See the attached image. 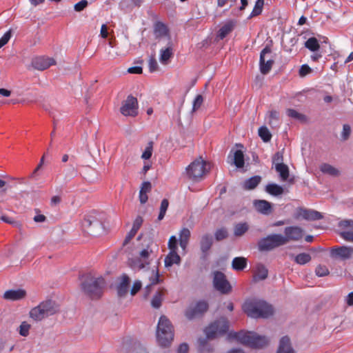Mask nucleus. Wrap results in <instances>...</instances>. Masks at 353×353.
Wrapping results in <instances>:
<instances>
[{"mask_svg":"<svg viewBox=\"0 0 353 353\" xmlns=\"http://www.w3.org/2000/svg\"><path fill=\"white\" fill-rule=\"evenodd\" d=\"M228 329L229 323L225 317H221L211 323L204 330L206 338L201 337L197 340L199 351L201 353L212 352L213 348L208 341L224 335Z\"/></svg>","mask_w":353,"mask_h":353,"instance_id":"f257e3e1","label":"nucleus"},{"mask_svg":"<svg viewBox=\"0 0 353 353\" xmlns=\"http://www.w3.org/2000/svg\"><path fill=\"white\" fill-rule=\"evenodd\" d=\"M242 308L248 316L254 319L268 318L274 312L272 305L258 299L247 300L243 303Z\"/></svg>","mask_w":353,"mask_h":353,"instance_id":"f03ea898","label":"nucleus"},{"mask_svg":"<svg viewBox=\"0 0 353 353\" xmlns=\"http://www.w3.org/2000/svg\"><path fill=\"white\" fill-rule=\"evenodd\" d=\"M157 339L161 347H169L174 339V328L170 320L165 316L159 318Z\"/></svg>","mask_w":353,"mask_h":353,"instance_id":"7ed1b4c3","label":"nucleus"},{"mask_svg":"<svg viewBox=\"0 0 353 353\" xmlns=\"http://www.w3.org/2000/svg\"><path fill=\"white\" fill-rule=\"evenodd\" d=\"M230 335L241 343L252 348H263L267 346L269 343L265 336H260L254 332H234Z\"/></svg>","mask_w":353,"mask_h":353,"instance_id":"20e7f679","label":"nucleus"},{"mask_svg":"<svg viewBox=\"0 0 353 353\" xmlns=\"http://www.w3.org/2000/svg\"><path fill=\"white\" fill-rule=\"evenodd\" d=\"M154 248L158 247L152 239H148L145 247L139 252L138 258L129 260V265L135 270H141L150 263V257L154 253Z\"/></svg>","mask_w":353,"mask_h":353,"instance_id":"39448f33","label":"nucleus"},{"mask_svg":"<svg viewBox=\"0 0 353 353\" xmlns=\"http://www.w3.org/2000/svg\"><path fill=\"white\" fill-rule=\"evenodd\" d=\"M58 306L52 300L42 301L37 306L31 309L29 312L30 317L35 321L41 320L56 314L58 312Z\"/></svg>","mask_w":353,"mask_h":353,"instance_id":"423d86ee","label":"nucleus"},{"mask_svg":"<svg viewBox=\"0 0 353 353\" xmlns=\"http://www.w3.org/2000/svg\"><path fill=\"white\" fill-rule=\"evenodd\" d=\"M207 162L201 157L196 158L188 166L186 167L184 175L192 181L199 182L201 181L208 172L206 168Z\"/></svg>","mask_w":353,"mask_h":353,"instance_id":"0eeeda50","label":"nucleus"},{"mask_svg":"<svg viewBox=\"0 0 353 353\" xmlns=\"http://www.w3.org/2000/svg\"><path fill=\"white\" fill-rule=\"evenodd\" d=\"M104 285L105 280L103 277L88 276L81 283V289L92 299H97L101 296Z\"/></svg>","mask_w":353,"mask_h":353,"instance_id":"6e6552de","label":"nucleus"},{"mask_svg":"<svg viewBox=\"0 0 353 353\" xmlns=\"http://www.w3.org/2000/svg\"><path fill=\"white\" fill-rule=\"evenodd\" d=\"M285 245V239L281 234L268 235L259 240L258 248L260 251H270L276 248Z\"/></svg>","mask_w":353,"mask_h":353,"instance_id":"1a4fd4ad","label":"nucleus"},{"mask_svg":"<svg viewBox=\"0 0 353 353\" xmlns=\"http://www.w3.org/2000/svg\"><path fill=\"white\" fill-rule=\"evenodd\" d=\"M274 61L272 55V49L266 46L260 53L259 68L263 74H267L271 70Z\"/></svg>","mask_w":353,"mask_h":353,"instance_id":"9d476101","label":"nucleus"},{"mask_svg":"<svg viewBox=\"0 0 353 353\" xmlns=\"http://www.w3.org/2000/svg\"><path fill=\"white\" fill-rule=\"evenodd\" d=\"M138 108L139 104L137 99L130 94L122 102L120 112L125 117H135L139 112Z\"/></svg>","mask_w":353,"mask_h":353,"instance_id":"9b49d317","label":"nucleus"},{"mask_svg":"<svg viewBox=\"0 0 353 353\" xmlns=\"http://www.w3.org/2000/svg\"><path fill=\"white\" fill-rule=\"evenodd\" d=\"M213 276V285L221 294H228L232 291V286L225 275L219 271H215Z\"/></svg>","mask_w":353,"mask_h":353,"instance_id":"f8f14e48","label":"nucleus"},{"mask_svg":"<svg viewBox=\"0 0 353 353\" xmlns=\"http://www.w3.org/2000/svg\"><path fill=\"white\" fill-rule=\"evenodd\" d=\"M208 309V304L204 301H198L194 305L190 306L185 311V316L192 320L201 316Z\"/></svg>","mask_w":353,"mask_h":353,"instance_id":"ddd939ff","label":"nucleus"},{"mask_svg":"<svg viewBox=\"0 0 353 353\" xmlns=\"http://www.w3.org/2000/svg\"><path fill=\"white\" fill-rule=\"evenodd\" d=\"M83 227L92 235H95L102 228L101 222L94 215L87 216L83 221Z\"/></svg>","mask_w":353,"mask_h":353,"instance_id":"4468645a","label":"nucleus"},{"mask_svg":"<svg viewBox=\"0 0 353 353\" xmlns=\"http://www.w3.org/2000/svg\"><path fill=\"white\" fill-rule=\"evenodd\" d=\"M285 245L289 241H297L303 238V230L298 226L286 227L284 230Z\"/></svg>","mask_w":353,"mask_h":353,"instance_id":"2eb2a0df","label":"nucleus"},{"mask_svg":"<svg viewBox=\"0 0 353 353\" xmlns=\"http://www.w3.org/2000/svg\"><path fill=\"white\" fill-rule=\"evenodd\" d=\"M56 64V61L53 58L46 57H38L32 61L33 68L38 70H44L51 65Z\"/></svg>","mask_w":353,"mask_h":353,"instance_id":"dca6fc26","label":"nucleus"},{"mask_svg":"<svg viewBox=\"0 0 353 353\" xmlns=\"http://www.w3.org/2000/svg\"><path fill=\"white\" fill-rule=\"evenodd\" d=\"M353 255V248L347 246H341L333 248L331 250V256L332 257L340 258L343 260L348 259Z\"/></svg>","mask_w":353,"mask_h":353,"instance_id":"f3484780","label":"nucleus"},{"mask_svg":"<svg viewBox=\"0 0 353 353\" xmlns=\"http://www.w3.org/2000/svg\"><path fill=\"white\" fill-rule=\"evenodd\" d=\"M300 217L307 221H316L321 219L323 216L318 211L300 208L297 210L296 218Z\"/></svg>","mask_w":353,"mask_h":353,"instance_id":"a211bd4d","label":"nucleus"},{"mask_svg":"<svg viewBox=\"0 0 353 353\" xmlns=\"http://www.w3.org/2000/svg\"><path fill=\"white\" fill-rule=\"evenodd\" d=\"M339 226L342 228L347 229L341 232V236L347 241L353 242V221H341L339 223Z\"/></svg>","mask_w":353,"mask_h":353,"instance_id":"6ab92c4d","label":"nucleus"},{"mask_svg":"<svg viewBox=\"0 0 353 353\" xmlns=\"http://www.w3.org/2000/svg\"><path fill=\"white\" fill-rule=\"evenodd\" d=\"M254 206L261 214L269 215L272 212V203L266 200H255Z\"/></svg>","mask_w":353,"mask_h":353,"instance_id":"aec40b11","label":"nucleus"},{"mask_svg":"<svg viewBox=\"0 0 353 353\" xmlns=\"http://www.w3.org/2000/svg\"><path fill=\"white\" fill-rule=\"evenodd\" d=\"M130 279L126 274H123L121 277V282L118 285L117 294L119 297H124L128 292Z\"/></svg>","mask_w":353,"mask_h":353,"instance_id":"412c9836","label":"nucleus"},{"mask_svg":"<svg viewBox=\"0 0 353 353\" xmlns=\"http://www.w3.org/2000/svg\"><path fill=\"white\" fill-rule=\"evenodd\" d=\"M154 33L157 39L163 37H168L169 41H170V37L169 35V30L165 24L161 21H157L154 25Z\"/></svg>","mask_w":353,"mask_h":353,"instance_id":"4be33fe9","label":"nucleus"},{"mask_svg":"<svg viewBox=\"0 0 353 353\" xmlns=\"http://www.w3.org/2000/svg\"><path fill=\"white\" fill-rule=\"evenodd\" d=\"M213 245V236L208 233L201 236L200 239V248L203 253L206 254Z\"/></svg>","mask_w":353,"mask_h":353,"instance_id":"5701e85b","label":"nucleus"},{"mask_svg":"<svg viewBox=\"0 0 353 353\" xmlns=\"http://www.w3.org/2000/svg\"><path fill=\"white\" fill-rule=\"evenodd\" d=\"M276 353H294L290 339L288 336L281 339Z\"/></svg>","mask_w":353,"mask_h":353,"instance_id":"b1692460","label":"nucleus"},{"mask_svg":"<svg viewBox=\"0 0 353 353\" xmlns=\"http://www.w3.org/2000/svg\"><path fill=\"white\" fill-rule=\"evenodd\" d=\"M26 296V291L23 290H10L6 291L3 294V298L7 300L17 301L23 299Z\"/></svg>","mask_w":353,"mask_h":353,"instance_id":"393cba45","label":"nucleus"},{"mask_svg":"<svg viewBox=\"0 0 353 353\" xmlns=\"http://www.w3.org/2000/svg\"><path fill=\"white\" fill-rule=\"evenodd\" d=\"M173 56V48L172 43L169 41L168 46L160 50V58L159 60L161 63L166 64L168 61Z\"/></svg>","mask_w":353,"mask_h":353,"instance_id":"a878e982","label":"nucleus"},{"mask_svg":"<svg viewBox=\"0 0 353 353\" xmlns=\"http://www.w3.org/2000/svg\"><path fill=\"white\" fill-rule=\"evenodd\" d=\"M261 181V177L260 176H254L245 180L243 183L242 187L245 190H253L256 188V186L260 183Z\"/></svg>","mask_w":353,"mask_h":353,"instance_id":"bb28decb","label":"nucleus"},{"mask_svg":"<svg viewBox=\"0 0 353 353\" xmlns=\"http://www.w3.org/2000/svg\"><path fill=\"white\" fill-rule=\"evenodd\" d=\"M180 261L181 257L176 251H170L164 259L165 266L167 268L171 267L174 264H179Z\"/></svg>","mask_w":353,"mask_h":353,"instance_id":"cd10ccee","label":"nucleus"},{"mask_svg":"<svg viewBox=\"0 0 353 353\" xmlns=\"http://www.w3.org/2000/svg\"><path fill=\"white\" fill-rule=\"evenodd\" d=\"M268 270L263 264H258L254 275V281L264 280L268 277Z\"/></svg>","mask_w":353,"mask_h":353,"instance_id":"c85d7f7f","label":"nucleus"},{"mask_svg":"<svg viewBox=\"0 0 353 353\" xmlns=\"http://www.w3.org/2000/svg\"><path fill=\"white\" fill-rule=\"evenodd\" d=\"M190 237V231L188 228H183L179 234V245L183 250L188 245Z\"/></svg>","mask_w":353,"mask_h":353,"instance_id":"c756f323","label":"nucleus"},{"mask_svg":"<svg viewBox=\"0 0 353 353\" xmlns=\"http://www.w3.org/2000/svg\"><path fill=\"white\" fill-rule=\"evenodd\" d=\"M247 266V259L244 257L239 256L233 259L232 267L234 270L241 271Z\"/></svg>","mask_w":353,"mask_h":353,"instance_id":"7c9ffc66","label":"nucleus"},{"mask_svg":"<svg viewBox=\"0 0 353 353\" xmlns=\"http://www.w3.org/2000/svg\"><path fill=\"white\" fill-rule=\"evenodd\" d=\"M265 191L272 196H279L284 192L283 188L276 183H269L265 187Z\"/></svg>","mask_w":353,"mask_h":353,"instance_id":"2f4dec72","label":"nucleus"},{"mask_svg":"<svg viewBox=\"0 0 353 353\" xmlns=\"http://www.w3.org/2000/svg\"><path fill=\"white\" fill-rule=\"evenodd\" d=\"M320 170L323 173L332 176H337L340 172L338 169L328 163H323L320 166Z\"/></svg>","mask_w":353,"mask_h":353,"instance_id":"473e14b6","label":"nucleus"},{"mask_svg":"<svg viewBox=\"0 0 353 353\" xmlns=\"http://www.w3.org/2000/svg\"><path fill=\"white\" fill-rule=\"evenodd\" d=\"M276 171L279 174V176L282 181H286L290 174L289 168L287 165L284 163H278L274 167Z\"/></svg>","mask_w":353,"mask_h":353,"instance_id":"72a5a7b5","label":"nucleus"},{"mask_svg":"<svg viewBox=\"0 0 353 353\" xmlns=\"http://www.w3.org/2000/svg\"><path fill=\"white\" fill-rule=\"evenodd\" d=\"M233 29L234 23L232 21H229L219 29L217 36L220 39H223Z\"/></svg>","mask_w":353,"mask_h":353,"instance_id":"f704fd0d","label":"nucleus"},{"mask_svg":"<svg viewBox=\"0 0 353 353\" xmlns=\"http://www.w3.org/2000/svg\"><path fill=\"white\" fill-rule=\"evenodd\" d=\"M305 47L312 52H316L319 50L320 44L316 38L310 37L305 41Z\"/></svg>","mask_w":353,"mask_h":353,"instance_id":"c9c22d12","label":"nucleus"},{"mask_svg":"<svg viewBox=\"0 0 353 353\" xmlns=\"http://www.w3.org/2000/svg\"><path fill=\"white\" fill-rule=\"evenodd\" d=\"M234 164L236 168H241L244 166V155L241 150H236L234 154Z\"/></svg>","mask_w":353,"mask_h":353,"instance_id":"e433bc0d","label":"nucleus"},{"mask_svg":"<svg viewBox=\"0 0 353 353\" xmlns=\"http://www.w3.org/2000/svg\"><path fill=\"white\" fill-rule=\"evenodd\" d=\"M264 5V0H256L254 7L250 15V18L256 17L261 14Z\"/></svg>","mask_w":353,"mask_h":353,"instance_id":"4c0bfd02","label":"nucleus"},{"mask_svg":"<svg viewBox=\"0 0 353 353\" xmlns=\"http://www.w3.org/2000/svg\"><path fill=\"white\" fill-rule=\"evenodd\" d=\"M248 225L246 223H238L234 226V234L236 236H241L248 230Z\"/></svg>","mask_w":353,"mask_h":353,"instance_id":"58836bf2","label":"nucleus"},{"mask_svg":"<svg viewBox=\"0 0 353 353\" xmlns=\"http://www.w3.org/2000/svg\"><path fill=\"white\" fill-rule=\"evenodd\" d=\"M310 260L311 256L307 253H301L294 257V261L299 265H305Z\"/></svg>","mask_w":353,"mask_h":353,"instance_id":"ea45409f","label":"nucleus"},{"mask_svg":"<svg viewBox=\"0 0 353 353\" xmlns=\"http://www.w3.org/2000/svg\"><path fill=\"white\" fill-rule=\"evenodd\" d=\"M259 136L264 142H268L272 138V134L265 126H262L259 129Z\"/></svg>","mask_w":353,"mask_h":353,"instance_id":"a19ab883","label":"nucleus"},{"mask_svg":"<svg viewBox=\"0 0 353 353\" xmlns=\"http://www.w3.org/2000/svg\"><path fill=\"white\" fill-rule=\"evenodd\" d=\"M279 113L276 110H271L269 112V124L271 126L276 127L279 125Z\"/></svg>","mask_w":353,"mask_h":353,"instance_id":"79ce46f5","label":"nucleus"},{"mask_svg":"<svg viewBox=\"0 0 353 353\" xmlns=\"http://www.w3.org/2000/svg\"><path fill=\"white\" fill-rule=\"evenodd\" d=\"M31 327L30 324L26 321H23L19 327V333L21 336L26 337L29 335L30 329Z\"/></svg>","mask_w":353,"mask_h":353,"instance_id":"37998d69","label":"nucleus"},{"mask_svg":"<svg viewBox=\"0 0 353 353\" xmlns=\"http://www.w3.org/2000/svg\"><path fill=\"white\" fill-rule=\"evenodd\" d=\"M168 206H169V202H168V200L166 199H164L162 200L161 203V205H160V212H159V216H158V220L159 221H161L162 220L165 215V213H166V211L168 208Z\"/></svg>","mask_w":353,"mask_h":353,"instance_id":"c03bdc74","label":"nucleus"},{"mask_svg":"<svg viewBox=\"0 0 353 353\" xmlns=\"http://www.w3.org/2000/svg\"><path fill=\"white\" fill-rule=\"evenodd\" d=\"M162 296H163V292H157L153 296L151 305L154 308H159L161 305L162 302Z\"/></svg>","mask_w":353,"mask_h":353,"instance_id":"a18cd8bd","label":"nucleus"},{"mask_svg":"<svg viewBox=\"0 0 353 353\" xmlns=\"http://www.w3.org/2000/svg\"><path fill=\"white\" fill-rule=\"evenodd\" d=\"M153 152V141H149L145 150L142 153L141 158L148 160L151 158Z\"/></svg>","mask_w":353,"mask_h":353,"instance_id":"49530a36","label":"nucleus"},{"mask_svg":"<svg viewBox=\"0 0 353 353\" xmlns=\"http://www.w3.org/2000/svg\"><path fill=\"white\" fill-rule=\"evenodd\" d=\"M214 236L217 241L225 239L228 236V230L225 228L217 229L214 233Z\"/></svg>","mask_w":353,"mask_h":353,"instance_id":"de8ad7c7","label":"nucleus"},{"mask_svg":"<svg viewBox=\"0 0 353 353\" xmlns=\"http://www.w3.org/2000/svg\"><path fill=\"white\" fill-rule=\"evenodd\" d=\"M159 283V275L158 271L157 270L154 276L150 279V283L145 287V290L146 294L145 296H147L149 294L152 285H156Z\"/></svg>","mask_w":353,"mask_h":353,"instance_id":"09e8293b","label":"nucleus"},{"mask_svg":"<svg viewBox=\"0 0 353 353\" xmlns=\"http://www.w3.org/2000/svg\"><path fill=\"white\" fill-rule=\"evenodd\" d=\"M286 114L288 117L297 120H303L305 119V115L298 112L296 110L294 109H287Z\"/></svg>","mask_w":353,"mask_h":353,"instance_id":"8fccbe9b","label":"nucleus"},{"mask_svg":"<svg viewBox=\"0 0 353 353\" xmlns=\"http://www.w3.org/2000/svg\"><path fill=\"white\" fill-rule=\"evenodd\" d=\"M351 134V128L348 124H344L341 132V139L343 141H346L349 139Z\"/></svg>","mask_w":353,"mask_h":353,"instance_id":"3c124183","label":"nucleus"},{"mask_svg":"<svg viewBox=\"0 0 353 353\" xmlns=\"http://www.w3.org/2000/svg\"><path fill=\"white\" fill-rule=\"evenodd\" d=\"M315 272L318 276H325L329 274V270L327 267L321 265L316 267Z\"/></svg>","mask_w":353,"mask_h":353,"instance_id":"603ef678","label":"nucleus"},{"mask_svg":"<svg viewBox=\"0 0 353 353\" xmlns=\"http://www.w3.org/2000/svg\"><path fill=\"white\" fill-rule=\"evenodd\" d=\"M311 72H312L311 68L307 64H303L301 66V68L299 69V75L301 77H305V76L310 74Z\"/></svg>","mask_w":353,"mask_h":353,"instance_id":"864d4df0","label":"nucleus"},{"mask_svg":"<svg viewBox=\"0 0 353 353\" xmlns=\"http://www.w3.org/2000/svg\"><path fill=\"white\" fill-rule=\"evenodd\" d=\"M203 102V98L202 95L198 94L193 101L192 111L198 110L201 106Z\"/></svg>","mask_w":353,"mask_h":353,"instance_id":"5fc2aeb1","label":"nucleus"},{"mask_svg":"<svg viewBox=\"0 0 353 353\" xmlns=\"http://www.w3.org/2000/svg\"><path fill=\"white\" fill-rule=\"evenodd\" d=\"M88 5V2L87 0H81L74 6V9L77 12H81Z\"/></svg>","mask_w":353,"mask_h":353,"instance_id":"6e6d98bb","label":"nucleus"},{"mask_svg":"<svg viewBox=\"0 0 353 353\" xmlns=\"http://www.w3.org/2000/svg\"><path fill=\"white\" fill-rule=\"evenodd\" d=\"M12 36L11 30H9L6 32L4 33V34L1 37L0 39V44L3 47L5 46L10 39Z\"/></svg>","mask_w":353,"mask_h":353,"instance_id":"4d7b16f0","label":"nucleus"},{"mask_svg":"<svg viewBox=\"0 0 353 353\" xmlns=\"http://www.w3.org/2000/svg\"><path fill=\"white\" fill-rule=\"evenodd\" d=\"M168 248L170 251H176L177 240L174 236H172L168 241Z\"/></svg>","mask_w":353,"mask_h":353,"instance_id":"13d9d810","label":"nucleus"},{"mask_svg":"<svg viewBox=\"0 0 353 353\" xmlns=\"http://www.w3.org/2000/svg\"><path fill=\"white\" fill-rule=\"evenodd\" d=\"M142 284L140 281H136L133 283V285L130 290V294L132 296H134L141 288Z\"/></svg>","mask_w":353,"mask_h":353,"instance_id":"bf43d9fd","label":"nucleus"},{"mask_svg":"<svg viewBox=\"0 0 353 353\" xmlns=\"http://www.w3.org/2000/svg\"><path fill=\"white\" fill-rule=\"evenodd\" d=\"M283 154L281 152H277L273 156L272 163H273V164H274V167L278 163H283Z\"/></svg>","mask_w":353,"mask_h":353,"instance_id":"052dcab7","label":"nucleus"},{"mask_svg":"<svg viewBox=\"0 0 353 353\" xmlns=\"http://www.w3.org/2000/svg\"><path fill=\"white\" fill-rule=\"evenodd\" d=\"M148 66H149L150 72H154L158 69L159 65H158L157 61L154 57H151L149 59Z\"/></svg>","mask_w":353,"mask_h":353,"instance_id":"680f3d73","label":"nucleus"},{"mask_svg":"<svg viewBox=\"0 0 353 353\" xmlns=\"http://www.w3.org/2000/svg\"><path fill=\"white\" fill-rule=\"evenodd\" d=\"M143 218L141 216H137L133 222L132 229L138 232V230H139L143 223Z\"/></svg>","mask_w":353,"mask_h":353,"instance_id":"e2e57ef3","label":"nucleus"},{"mask_svg":"<svg viewBox=\"0 0 353 353\" xmlns=\"http://www.w3.org/2000/svg\"><path fill=\"white\" fill-rule=\"evenodd\" d=\"M137 232V231L131 229L130 231L127 234L123 241V245H126L127 244H128L130 241L134 237Z\"/></svg>","mask_w":353,"mask_h":353,"instance_id":"0e129e2a","label":"nucleus"},{"mask_svg":"<svg viewBox=\"0 0 353 353\" xmlns=\"http://www.w3.org/2000/svg\"><path fill=\"white\" fill-rule=\"evenodd\" d=\"M152 190L151 183L149 181H144L141 186L140 192L148 193Z\"/></svg>","mask_w":353,"mask_h":353,"instance_id":"69168bd1","label":"nucleus"},{"mask_svg":"<svg viewBox=\"0 0 353 353\" xmlns=\"http://www.w3.org/2000/svg\"><path fill=\"white\" fill-rule=\"evenodd\" d=\"M130 353H147V351L143 346L138 345L133 347L130 350Z\"/></svg>","mask_w":353,"mask_h":353,"instance_id":"338daca9","label":"nucleus"},{"mask_svg":"<svg viewBox=\"0 0 353 353\" xmlns=\"http://www.w3.org/2000/svg\"><path fill=\"white\" fill-rule=\"evenodd\" d=\"M188 351L189 346L186 343H181L177 349V353H188Z\"/></svg>","mask_w":353,"mask_h":353,"instance_id":"774afa93","label":"nucleus"}]
</instances>
